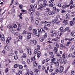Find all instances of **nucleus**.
<instances>
[{
  "instance_id": "nucleus-1",
  "label": "nucleus",
  "mask_w": 75,
  "mask_h": 75,
  "mask_svg": "<svg viewBox=\"0 0 75 75\" xmlns=\"http://www.w3.org/2000/svg\"><path fill=\"white\" fill-rule=\"evenodd\" d=\"M27 52L29 55H31L32 54V52H31V50L29 47H27Z\"/></svg>"
},
{
  "instance_id": "nucleus-2",
  "label": "nucleus",
  "mask_w": 75,
  "mask_h": 75,
  "mask_svg": "<svg viewBox=\"0 0 75 75\" xmlns=\"http://www.w3.org/2000/svg\"><path fill=\"white\" fill-rule=\"evenodd\" d=\"M0 38H1V40L2 41H5V38H4V35H0Z\"/></svg>"
},
{
  "instance_id": "nucleus-3",
  "label": "nucleus",
  "mask_w": 75,
  "mask_h": 75,
  "mask_svg": "<svg viewBox=\"0 0 75 75\" xmlns=\"http://www.w3.org/2000/svg\"><path fill=\"white\" fill-rule=\"evenodd\" d=\"M67 57H68V54H66L65 55V53H64L63 54V56H62V59H65L67 58Z\"/></svg>"
},
{
  "instance_id": "nucleus-4",
  "label": "nucleus",
  "mask_w": 75,
  "mask_h": 75,
  "mask_svg": "<svg viewBox=\"0 0 75 75\" xmlns=\"http://www.w3.org/2000/svg\"><path fill=\"white\" fill-rule=\"evenodd\" d=\"M40 32L39 30H38V29L37 30V31L36 33L35 34L37 36H40Z\"/></svg>"
},
{
  "instance_id": "nucleus-5",
  "label": "nucleus",
  "mask_w": 75,
  "mask_h": 75,
  "mask_svg": "<svg viewBox=\"0 0 75 75\" xmlns=\"http://www.w3.org/2000/svg\"><path fill=\"white\" fill-rule=\"evenodd\" d=\"M64 71V67L62 66H61L60 68V71H59V73H62V72H63Z\"/></svg>"
},
{
  "instance_id": "nucleus-6",
  "label": "nucleus",
  "mask_w": 75,
  "mask_h": 75,
  "mask_svg": "<svg viewBox=\"0 0 75 75\" xmlns=\"http://www.w3.org/2000/svg\"><path fill=\"white\" fill-rule=\"evenodd\" d=\"M68 20H65L63 21V23H64V24L65 25H67V24H68Z\"/></svg>"
},
{
  "instance_id": "nucleus-7",
  "label": "nucleus",
  "mask_w": 75,
  "mask_h": 75,
  "mask_svg": "<svg viewBox=\"0 0 75 75\" xmlns=\"http://www.w3.org/2000/svg\"><path fill=\"white\" fill-rule=\"evenodd\" d=\"M35 22L36 24H37V25H38V24L39 22L38 21V18H35Z\"/></svg>"
},
{
  "instance_id": "nucleus-8",
  "label": "nucleus",
  "mask_w": 75,
  "mask_h": 75,
  "mask_svg": "<svg viewBox=\"0 0 75 75\" xmlns=\"http://www.w3.org/2000/svg\"><path fill=\"white\" fill-rule=\"evenodd\" d=\"M47 1L46 0H44L43 1V4L44 6H48V4H47Z\"/></svg>"
},
{
  "instance_id": "nucleus-9",
  "label": "nucleus",
  "mask_w": 75,
  "mask_h": 75,
  "mask_svg": "<svg viewBox=\"0 0 75 75\" xmlns=\"http://www.w3.org/2000/svg\"><path fill=\"white\" fill-rule=\"evenodd\" d=\"M35 55L34 57H32L31 58V62H33L35 60Z\"/></svg>"
},
{
  "instance_id": "nucleus-10",
  "label": "nucleus",
  "mask_w": 75,
  "mask_h": 75,
  "mask_svg": "<svg viewBox=\"0 0 75 75\" xmlns=\"http://www.w3.org/2000/svg\"><path fill=\"white\" fill-rule=\"evenodd\" d=\"M27 34H29L28 35V36L27 37V38L28 40H29L30 38L31 37V33H27Z\"/></svg>"
},
{
  "instance_id": "nucleus-11",
  "label": "nucleus",
  "mask_w": 75,
  "mask_h": 75,
  "mask_svg": "<svg viewBox=\"0 0 75 75\" xmlns=\"http://www.w3.org/2000/svg\"><path fill=\"white\" fill-rule=\"evenodd\" d=\"M70 14H67L66 15V19H68V20L70 18Z\"/></svg>"
},
{
  "instance_id": "nucleus-12",
  "label": "nucleus",
  "mask_w": 75,
  "mask_h": 75,
  "mask_svg": "<svg viewBox=\"0 0 75 75\" xmlns=\"http://www.w3.org/2000/svg\"><path fill=\"white\" fill-rule=\"evenodd\" d=\"M51 62L52 63V62H54V64H57V63H58V62H55V58H54L53 59H52L51 60Z\"/></svg>"
},
{
  "instance_id": "nucleus-13",
  "label": "nucleus",
  "mask_w": 75,
  "mask_h": 75,
  "mask_svg": "<svg viewBox=\"0 0 75 75\" xmlns=\"http://www.w3.org/2000/svg\"><path fill=\"white\" fill-rule=\"evenodd\" d=\"M44 23H45V25L46 26L50 25L51 23L50 22H47L46 21H45Z\"/></svg>"
},
{
  "instance_id": "nucleus-14",
  "label": "nucleus",
  "mask_w": 75,
  "mask_h": 75,
  "mask_svg": "<svg viewBox=\"0 0 75 75\" xmlns=\"http://www.w3.org/2000/svg\"><path fill=\"white\" fill-rule=\"evenodd\" d=\"M70 25H71V26H72V25H74V24H75V22H74V21H71L70 23Z\"/></svg>"
},
{
  "instance_id": "nucleus-15",
  "label": "nucleus",
  "mask_w": 75,
  "mask_h": 75,
  "mask_svg": "<svg viewBox=\"0 0 75 75\" xmlns=\"http://www.w3.org/2000/svg\"><path fill=\"white\" fill-rule=\"evenodd\" d=\"M39 31H40V33H42L45 32V30H44V29L41 28L40 29Z\"/></svg>"
},
{
  "instance_id": "nucleus-16",
  "label": "nucleus",
  "mask_w": 75,
  "mask_h": 75,
  "mask_svg": "<svg viewBox=\"0 0 75 75\" xmlns=\"http://www.w3.org/2000/svg\"><path fill=\"white\" fill-rule=\"evenodd\" d=\"M70 6H71V5L70 4H69L67 5H64L63 6H62V7L63 8H65L66 7H69Z\"/></svg>"
},
{
  "instance_id": "nucleus-17",
  "label": "nucleus",
  "mask_w": 75,
  "mask_h": 75,
  "mask_svg": "<svg viewBox=\"0 0 75 75\" xmlns=\"http://www.w3.org/2000/svg\"><path fill=\"white\" fill-rule=\"evenodd\" d=\"M10 41V38H8L6 40L7 44H8L9 42Z\"/></svg>"
},
{
  "instance_id": "nucleus-18",
  "label": "nucleus",
  "mask_w": 75,
  "mask_h": 75,
  "mask_svg": "<svg viewBox=\"0 0 75 75\" xmlns=\"http://www.w3.org/2000/svg\"><path fill=\"white\" fill-rule=\"evenodd\" d=\"M44 40V38L43 37H42L40 38V41L41 42H42Z\"/></svg>"
},
{
  "instance_id": "nucleus-19",
  "label": "nucleus",
  "mask_w": 75,
  "mask_h": 75,
  "mask_svg": "<svg viewBox=\"0 0 75 75\" xmlns=\"http://www.w3.org/2000/svg\"><path fill=\"white\" fill-rule=\"evenodd\" d=\"M74 48H75V46L73 45L71 46L70 49V50L71 51H72L73 50H74Z\"/></svg>"
},
{
  "instance_id": "nucleus-20",
  "label": "nucleus",
  "mask_w": 75,
  "mask_h": 75,
  "mask_svg": "<svg viewBox=\"0 0 75 75\" xmlns=\"http://www.w3.org/2000/svg\"><path fill=\"white\" fill-rule=\"evenodd\" d=\"M21 57L22 58H27V55H26V54H23V56H22Z\"/></svg>"
},
{
  "instance_id": "nucleus-21",
  "label": "nucleus",
  "mask_w": 75,
  "mask_h": 75,
  "mask_svg": "<svg viewBox=\"0 0 75 75\" xmlns=\"http://www.w3.org/2000/svg\"><path fill=\"white\" fill-rule=\"evenodd\" d=\"M54 45L57 48H59V44L57 43H54Z\"/></svg>"
},
{
  "instance_id": "nucleus-22",
  "label": "nucleus",
  "mask_w": 75,
  "mask_h": 75,
  "mask_svg": "<svg viewBox=\"0 0 75 75\" xmlns=\"http://www.w3.org/2000/svg\"><path fill=\"white\" fill-rule=\"evenodd\" d=\"M57 23V19H54V21H53L52 22V24H54V23Z\"/></svg>"
},
{
  "instance_id": "nucleus-23",
  "label": "nucleus",
  "mask_w": 75,
  "mask_h": 75,
  "mask_svg": "<svg viewBox=\"0 0 75 75\" xmlns=\"http://www.w3.org/2000/svg\"><path fill=\"white\" fill-rule=\"evenodd\" d=\"M7 27L9 29H12L13 28V26L9 25Z\"/></svg>"
},
{
  "instance_id": "nucleus-24",
  "label": "nucleus",
  "mask_w": 75,
  "mask_h": 75,
  "mask_svg": "<svg viewBox=\"0 0 75 75\" xmlns=\"http://www.w3.org/2000/svg\"><path fill=\"white\" fill-rule=\"evenodd\" d=\"M29 12L31 13H33L34 11L35 10V9H34L33 8H31L30 9H29Z\"/></svg>"
},
{
  "instance_id": "nucleus-25",
  "label": "nucleus",
  "mask_w": 75,
  "mask_h": 75,
  "mask_svg": "<svg viewBox=\"0 0 75 75\" xmlns=\"http://www.w3.org/2000/svg\"><path fill=\"white\" fill-rule=\"evenodd\" d=\"M54 51H55V52L56 53V52H57L58 51V49H57V47H54Z\"/></svg>"
},
{
  "instance_id": "nucleus-26",
  "label": "nucleus",
  "mask_w": 75,
  "mask_h": 75,
  "mask_svg": "<svg viewBox=\"0 0 75 75\" xmlns=\"http://www.w3.org/2000/svg\"><path fill=\"white\" fill-rule=\"evenodd\" d=\"M33 64L34 65V67H36L37 66V63L36 62H34L33 63Z\"/></svg>"
},
{
  "instance_id": "nucleus-27",
  "label": "nucleus",
  "mask_w": 75,
  "mask_h": 75,
  "mask_svg": "<svg viewBox=\"0 0 75 75\" xmlns=\"http://www.w3.org/2000/svg\"><path fill=\"white\" fill-rule=\"evenodd\" d=\"M38 50L36 48L35 50V52L33 54V55H34V54H35L37 53V51H38Z\"/></svg>"
},
{
  "instance_id": "nucleus-28",
  "label": "nucleus",
  "mask_w": 75,
  "mask_h": 75,
  "mask_svg": "<svg viewBox=\"0 0 75 75\" xmlns=\"http://www.w3.org/2000/svg\"><path fill=\"white\" fill-rule=\"evenodd\" d=\"M4 48H5L6 50H8V46L7 45H6L5 47H4Z\"/></svg>"
},
{
  "instance_id": "nucleus-29",
  "label": "nucleus",
  "mask_w": 75,
  "mask_h": 75,
  "mask_svg": "<svg viewBox=\"0 0 75 75\" xmlns=\"http://www.w3.org/2000/svg\"><path fill=\"white\" fill-rule=\"evenodd\" d=\"M71 34L72 35L73 37H74V36H75V32H72L71 33Z\"/></svg>"
},
{
  "instance_id": "nucleus-30",
  "label": "nucleus",
  "mask_w": 75,
  "mask_h": 75,
  "mask_svg": "<svg viewBox=\"0 0 75 75\" xmlns=\"http://www.w3.org/2000/svg\"><path fill=\"white\" fill-rule=\"evenodd\" d=\"M13 34H15L16 35H20V33L18 32H15V33Z\"/></svg>"
},
{
  "instance_id": "nucleus-31",
  "label": "nucleus",
  "mask_w": 75,
  "mask_h": 75,
  "mask_svg": "<svg viewBox=\"0 0 75 75\" xmlns=\"http://www.w3.org/2000/svg\"><path fill=\"white\" fill-rule=\"evenodd\" d=\"M34 71L35 72H37L38 73V72L39 71V70L38 69H34Z\"/></svg>"
},
{
  "instance_id": "nucleus-32",
  "label": "nucleus",
  "mask_w": 75,
  "mask_h": 75,
  "mask_svg": "<svg viewBox=\"0 0 75 75\" xmlns=\"http://www.w3.org/2000/svg\"><path fill=\"white\" fill-rule=\"evenodd\" d=\"M33 33L34 34H35L37 33V30H36V29H34L33 30Z\"/></svg>"
},
{
  "instance_id": "nucleus-33",
  "label": "nucleus",
  "mask_w": 75,
  "mask_h": 75,
  "mask_svg": "<svg viewBox=\"0 0 75 75\" xmlns=\"http://www.w3.org/2000/svg\"><path fill=\"white\" fill-rule=\"evenodd\" d=\"M43 9H44L43 7H39L38 8V10H42Z\"/></svg>"
},
{
  "instance_id": "nucleus-34",
  "label": "nucleus",
  "mask_w": 75,
  "mask_h": 75,
  "mask_svg": "<svg viewBox=\"0 0 75 75\" xmlns=\"http://www.w3.org/2000/svg\"><path fill=\"white\" fill-rule=\"evenodd\" d=\"M14 58L15 59H18V57H17V56L16 55L14 56Z\"/></svg>"
},
{
  "instance_id": "nucleus-35",
  "label": "nucleus",
  "mask_w": 75,
  "mask_h": 75,
  "mask_svg": "<svg viewBox=\"0 0 75 75\" xmlns=\"http://www.w3.org/2000/svg\"><path fill=\"white\" fill-rule=\"evenodd\" d=\"M53 1H54V0H50V1H48V2L49 3L52 4V3H53V2H52Z\"/></svg>"
},
{
  "instance_id": "nucleus-36",
  "label": "nucleus",
  "mask_w": 75,
  "mask_h": 75,
  "mask_svg": "<svg viewBox=\"0 0 75 75\" xmlns=\"http://www.w3.org/2000/svg\"><path fill=\"white\" fill-rule=\"evenodd\" d=\"M48 14L50 16H52V11H50L48 13Z\"/></svg>"
},
{
  "instance_id": "nucleus-37",
  "label": "nucleus",
  "mask_w": 75,
  "mask_h": 75,
  "mask_svg": "<svg viewBox=\"0 0 75 75\" xmlns=\"http://www.w3.org/2000/svg\"><path fill=\"white\" fill-rule=\"evenodd\" d=\"M33 7L34 8H37V4H35L34 6H33Z\"/></svg>"
},
{
  "instance_id": "nucleus-38",
  "label": "nucleus",
  "mask_w": 75,
  "mask_h": 75,
  "mask_svg": "<svg viewBox=\"0 0 75 75\" xmlns=\"http://www.w3.org/2000/svg\"><path fill=\"white\" fill-rule=\"evenodd\" d=\"M50 33H51V34H55V32L53 31V30H51Z\"/></svg>"
},
{
  "instance_id": "nucleus-39",
  "label": "nucleus",
  "mask_w": 75,
  "mask_h": 75,
  "mask_svg": "<svg viewBox=\"0 0 75 75\" xmlns=\"http://www.w3.org/2000/svg\"><path fill=\"white\" fill-rule=\"evenodd\" d=\"M11 32L13 33V34H14L15 32H16V30H15L13 29H12L11 30Z\"/></svg>"
},
{
  "instance_id": "nucleus-40",
  "label": "nucleus",
  "mask_w": 75,
  "mask_h": 75,
  "mask_svg": "<svg viewBox=\"0 0 75 75\" xmlns=\"http://www.w3.org/2000/svg\"><path fill=\"white\" fill-rule=\"evenodd\" d=\"M63 61L64 64H66L67 62V60L63 59Z\"/></svg>"
},
{
  "instance_id": "nucleus-41",
  "label": "nucleus",
  "mask_w": 75,
  "mask_h": 75,
  "mask_svg": "<svg viewBox=\"0 0 75 75\" xmlns=\"http://www.w3.org/2000/svg\"><path fill=\"white\" fill-rule=\"evenodd\" d=\"M19 68L20 69H23V66L22 65H20L19 66Z\"/></svg>"
},
{
  "instance_id": "nucleus-42",
  "label": "nucleus",
  "mask_w": 75,
  "mask_h": 75,
  "mask_svg": "<svg viewBox=\"0 0 75 75\" xmlns=\"http://www.w3.org/2000/svg\"><path fill=\"white\" fill-rule=\"evenodd\" d=\"M33 43L34 44H37V41H36V40H34L33 41Z\"/></svg>"
},
{
  "instance_id": "nucleus-43",
  "label": "nucleus",
  "mask_w": 75,
  "mask_h": 75,
  "mask_svg": "<svg viewBox=\"0 0 75 75\" xmlns=\"http://www.w3.org/2000/svg\"><path fill=\"white\" fill-rule=\"evenodd\" d=\"M32 26H30L29 27V30L30 31H31V30H32Z\"/></svg>"
},
{
  "instance_id": "nucleus-44",
  "label": "nucleus",
  "mask_w": 75,
  "mask_h": 75,
  "mask_svg": "<svg viewBox=\"0 0 75 75\" xmlns=\"http://www.w3.org/2000/svg\"><path fill=\"white\" fill-rule=\"evenodd\" d=\"M36 48L38 49V50H40V46H39V45H38L37 46V48Z\"/></svg>"
},
{
  "instance_id": "nucleus-45",
  "label": "nucleus",
  "mask_w": 75,
  "mask_h": 75,
  "mask_svg": "<svg viewBox=\"0 0 75 75\" xmlns=\"http://www.w3.org/2000/svg\"><path fill=\"white\" fill-rule=\"evenodd\" d=\"M49 7H53V6H54V5H53V4H49Z\"/></svg>"
},
{
  "instance_id": "nucleus-46",
  "label": "nucleus",
  "mask_w": 75,
  "mask_h": 75,
  "mask_svg": "<svg viewBox=\"0 0 75 75\" xmlns=\"http://www.w3.org/2000/svg\"><path fill=\"white\" fill-rule=\"evenodd\" d=\"M60 47L61 48H65V46L62 44L60 45Z\"/></svg>"
},
{
  "instance_id": "nucleus-47",
  "label": "nucleus",
  "mask_w": 75,
  "mask_h": 75,
  "mask_svg": "<svg viewBox=\"0 0 75 75\" xmlns=\"http://www.w3.org/2000/svg\"><path fill=\"white\" fill-rule=\"evenodd\" d=\"M9 55V56H12V55H14V53H10Z\"/></svg>"
},
{
  "instance_id": "nucleus-48",
  "label": "nucleus",
  "mask_w": 75,
  "mask_h": 75,
  "mask_svg": "<svg viewBox=\"0 0 75 75\" xmlns=\"http://www.w3.org/2000/svg\"><path fill=\"white\" fill-rule=\"evenodd\" d=\"M44 28H45V29L46 30H49L48 28L45 26L44 27Z\"/></svg>"
},
{
  "instance_id": "nucleus-49",
  "label": "nucleus",
  "mask_w": 75,
  "mask_h": 75,
  "mask_svg": "<svg viewBox=\"0 0 75 75\" xmlns=\"http://www.w3.org/2000/svg\"><path fill=\"white\" fill-rule=\"evenodd\" d=\"M58 35H59V33H56L55 34V36H56V37L58 36Z\"/></svg>"
},
{
  "instance_id": "nucleus-50",
  "label": "nucleus",
  "mask_w": 75,
  "mask_h": 75,
  "mask_svg": "<svg viewBox=\"0 0 75 75\" xmlns=\"http://www.w3.org/2000/svg\"><path fill=\"white\" fill-rule=\"evenodd\" d=\"M56 23L57 24V25H60V21L57 22Z\"/></svg>"
},
{
  "instance_id": "nucleus-51",
  "label": "nucleus",
  "mask_w": 75,
  "mask_h": 75,
  "mask_svg": "<svg viewBox=\"0 0 75 75\" xmlns=\"http://www.w3.org/2000/svg\"><path fill=\"white\" fill-rule=\"evenodd\" d=\"M18 67V65L17 64H15L14 66V67L15 68H17Z\"/></svg>"
},
{
  "instance_id": "nucleus-52",
  "label": "nucleus",
  "mask_w": 75,
  "mask_h": 75,
  "mask_svg": "<svg viewBox=\"0 0 75 75\" xmlns=\"http://www.w3.org/2000/svg\"><path fill=\"white\" fill-rule=\"evenodd\" d=\"M56 55L57 56V57H61V55L60 54H59V53H57L56 54Z\"/></svg>"
},
{
  "instance_id": "nucleus-53",
  "label": "nucleus",
  "mask_w": 75,
  "mask_h": 75,
  "mask_svg": "<svg viewBox=\"0 0 75 75\" xmlns=\"http://www.w3.org/2000/svg\"><path fill=\"white\" fill-rule=\"evenodd\" d=\"M69 30V28H66L64 29L65 31H67Z\"/></svg>"
},
{
  "instance_id": "nucleus-54",
  "label": "nucleus",
  "mask_w": 75,
  "mask_h": 75,
  "mask_svg": "<svg viewBox=\"0 0 75 75\" xmlns=\"http://www.w3.org/2000/svg\"><path fill=\"white\" fill-rule=\"evenodd\" d=\"M45 63V60H43L42 62V64H44Z\"/></svg>"
},
{
  "instance_id": "nucleus-55",
  "label": "nucleus",
  "mask_w": 75,
  "mask_h": 75,
  "mask_svg": "<svg viewBox=\"0 0 75 75\" xmlns=\"http://www.w3.org/2000/svg\"><path fill=\"white\" fill-rule=\"evenodd\" d=\"M8 68L6 69V70H5V72L6 73H7L8 72Z\"/></svg>"
},
{
  "instance_id": "nucleus-56",
  "label": "nucleus",
  "mask_w": 75,
  "mask_h": 75,
  "mask_svg": "<svg viewBox=\"0 0 75 75\" xmlns=\"http://www.w3.org/2000/svg\"><path fill=\"white\" fill-rule=\"evenodd\" d=\"M40 56H41V54H38L37 57L38 58H40Z\"/></svg>"
},
{
  "instance_id": "nucleus-57",
  "label": "nucleus",
  "mask_w": 75,
  "mask_h": 75,
  "mask_svg": "<svg viewBox=\"0 0 75 75\" xmlns=\"http://www.w3.org/2000/svg\"><path fill=\"white\" fill-rule=\"evenodd\" d=\"M27 62L28 64H30V60L29 59H27Z\"/></svg>"
},
{
  "instance_id": "nucleus-58",
  "label": "nucleus",
  "mask_w": 75,
  "mask_h": 75,
  "mask_svg": "<svg viewBox=\"0 0 75 75\" xmlns=\"http://www.w3.org/2000/svg\"><path fill=\"white\" fill-rule=\"evenodd\" d=\"M57 6L60 7H61V4H59L57 5Z\"/></svg>"
},
{
  "instance_id": "nucleus-59",
  "label": "nucleus",
  "mask_w": 75,
  "mask_h": 75,
  "mask_svg": "<svg viewBox=\"0 0 75 75\" xmlns=\"http://www.w3.org/2000/svg\"><path fill=\"white\" fill-rule=\"evenodd\" d=\"M19 39H20V40L22 39V36H21V35H19Z\"/></svg>"
},
{
  "instance_id": "nucleus-60",
  "label": "nucleus",
  "mask_w": 75,
  "mask_h": 75,
  "mask_svg": "<svg viewBox=\"0 0 75 75\" xmlns=\"http://www.w3.org/2000/svg\"><path fill=\"white\" fill-rule=\"evenodd\" d=\"M55 65L57 67H58V66L59 65V63L58 62V63H56L55 64Z\"/></svg>"
},
{
  "instance_id": "nucleus-61",
  "label": "nucleus",
  "mask_w": 75,
  "mask_h": 75,
  "mask_svg": "<svg viewBox=\"0 0 75 75\" xmlns=\"http://www.w3.org/2000/svg\"><path fill=\"white\" fill-rule=\"evenodd\" d=\"M64 40H61V43L63 44V43H64Z\"/></svg>"
},
{
  "instance_id": "nucleus-62",
  "label": "nucleus",
  "mask_w": 75,
  "mask_h": 75,
  "mask_svg": "<svg viewBox=\"0 0 75 75\" xmlns=\"http://www.w3.org/2000/svg\"><path fill=\"white\" fill-rule=\"evenodd\" d=\"M29 74H30V72H28L27 71L26 73V75H29Z\"/></svg>"
},
{
  "instance_id": "nucleus-63",
  "label": "nucleus",
  "mask_w": 75,
  "mask_h": 75,
  "mask_svg": "<svg viewBox=\"0 0 75 75\" xmlns=\"http://www.w3.org/2000/svg\"><path fill=\"white\" fill-rule=\"evenodd\" d=\"M73 7H75V5L74 4H73L71 5Z\"/></svg>"
},
{
  "instance_id": "nucleus-64",
  "label": "nucleus",
  "mask_w": 75,
  "mask_h": 75,
  "mask_svg": "<svg viewBox=\"0 0 75 75\" xmlns=\"http://www.w3.org/2000/svg\"><path fill=\"white\" fill-rule=\"evenodd\" d=\"M30 74H31L32 75H33V72L32 71H30Z\"/></svg>"
}]
</instances>
